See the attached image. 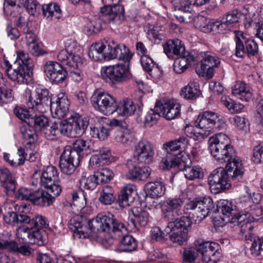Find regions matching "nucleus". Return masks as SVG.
Instances as JSON below:
<instances>
[{"instance_id": "4", "label": "nucleus", "mask_w": 263, "mask_h": 263, "mask_svg": "<svg viewBox=\"0 0 263 263\" xmlns=\"http://www.w3.org/2000/svg\"><path fill=\"white\" fill-rule=\"evenodd\" d=\"M196 122V126L200 129L197 134L203 138L207 137L216 129H222L226 126L224 118L211 111H205L200 114Z\"/></svg>"}, {"instance_id": "50", "label": "nucleus", "mask_w": 263, "mask_h": 263, "mask_svg": "<svg viewBox=\"0 0 263 263\" xmlns=\"http://www.w3.org/2000/svg\"><path fill=\"white\" fill-rule=\"evenodd\" d=\"M20 131L23 138L24 139V144L31 145L34 143L35 132L32 127L28 125H24L21 127Z\"/></svg>"}, {"instance_id": "23", "label": "nucleus", "mask_w": 263, "mask_h": 263, "mask_svg": "<svg viewBox=\"0 0 263 263\" xmlns=\"http://www.w3.org/2000/svg\"><path fill=\"white\" fill-rule=\"evenodd\" d=\"M191 5L187 3V0H180L178 6H175L174 14L177 20L180 22L189 23L194 20V13L190 8Z\"/></svg>"}, {"instance_id": "15", "label": "nucleus", "mask_w": 263, "mask_h": 263, "mask_svg": "<svg viewBox=\"0 0 263 263\" xmlns=\"http://www.w3.org/2000/svg\"><path fill=\"white\" fill-rule=\"evenodd\" d=\"M100 12V20L105 24L112 23L119 24L124 18V8L120 5L112 7L105 6L101 9Z\"/></svg>"}, {"instance_id": "49", "label": "nucleus", "mask_w": 263, "mask_h": 263, "mask_svg": "<svg viewBox=\"0 0 263 263\" xmlns=\"http://www.w3.org/2000/svg\"><path fill=\"white\" fill-rule=\"evenodd\" d=\"M221 103L228 108L232 114L239 112L242 110L244 105L240 103L235 102L226 96L221 98Z\"/></svg>"}, {"instance_id": "56", "label": "nucleus", "mask_w": 263, "mask_h": 263, "mask_svg": "<svg viewBox=\"0 0 263 263\" xmlns=\"http://www.w3.org/2000/svg\"><path fill=\"white\" fill-rule=\"evenodd\" d=\"M209 188L213 194H218L229 189L232 185L230 182H209Z\"/></svg>"}, {"instance_id": "38", "label": "nucleus", "mask_w": 263, "mask_h": 263, "mask_svg": "<svg viewBox=\"0 0 263 263\" xmlns=\"http://www.w3.org/2000/svg\"><path fill=\"white\" fill-rule=\"evenodd\" d=\"M83 218L80 215H75L72 217L69 221V227L71 229L74 228V235L79 238H85L88 237L90 234V231L84 232L83 230H79V228H81Z\"/></svg>"}, {"instance_id": "31", "label": "nucleus", "mask_w": 263, "mask_h": 263, "mask_svg": "<svg viewBox=\"0 0 263 263\" xmlns=\"http://www.w3.org/2000/svg\"><path fill=\"white\" fill-rule=\"evenodd\" d=\"M42 12L44 17L48 21L59 19L62 16L61 8L55 3L44 4Z\"/></svg>"}, {"instance_id": "48", "label": "nucleus", "mask_w": 263, "mask_h": 263, "mask_svg": "<svg viewBox=\"0 0 263 263\" xmlns=\"http://www.w3.org/2000/svg\"><path fill=\"white\" fill-rule=\"evenodd\" d=\"M90 128V134L93 138L104 140L109 135L108 129L104 126H101L99 123H96L94 126H91Z\"/></svg>"}, {"instance_id": "47", "label": "nucleus", "mask_w": 263, "mask_h": 263, "mask_svg": "<svg viewBox=\"0 0 263 263\" xmlns=\"http://www.w3.org/2000/svg\"><path fill=\"white\" fill-rule=\"evenodd\" d=\"M143 202L144 206L149 210L161 209L163 211V202L159 195H145Z\"/></svg>"}, {"instance_id": "13", "label": "nucleus", "mask_w": 263, "mask_h": 263, "mask_svg": "<svg viewBox=\"0 0 263 263\" xmlns=\"http://www.w3.org/2000/svg\"><path fill=\"white\" fill-rule=\"evenodd\" d=\"M79 163V157L74 151L71 149L70 146L65 147L60 159L59 166L61 171L67 175L72 174Z\"/></svg>"}, {"instance_id": "34", "label": "nucleus", "mask_w": 263, "mask_h": 263, "mask_svg": "<svg viewBox=\"0 0 263 263\" xmlns=\"http://www.w3.org/2000/svg\"><path fill=\"white\" fill-rule=\"evenodd\" d=\"M181 105L174 99L165 100V119L174 120L180 115Z\"/></svg>"}, {"instance_id": "36", "label": "nucleus", "mask_w": 263, "mask_h": 263, "mask_svg": "<svg viewBox=\"0 0 263 263\" xmlns=\"http://www.w3.org/2000/svg\"><path fill=\"white\" fill-rule=\"evenodd\" d=\"M105 41L92 44L88 51L89 57L95 61L105 60Z\"/></svg>"}, {"instance_id": "43", "label": "nucleus", "mask_w": 263, "mask_h": 263, "mask_svg": "<svg viewBox=\"0 0 263 263\" xmlns=\"http://www.w3.org/2000/svg\"><path fill=\"white\" fill-rule=\"evenodd\" d=\"M71 149L76 153L79 158L86 156L90 153L89 143L82 139L76 140L73 143V147H71Z\"/></svg>"}, {"instance_id": "30", "label": "nucleus", "mask_w": 263, "mask_h": 263, "mask_svg": "<svg viewBox=\"0 0 263 263\" xmlns=\"http://www.w3.org/2000/svg\"><path fill=\"white\" fill-rule=\"evenodd\" d=\"M181 41L178 39L170 40L165 43V54L169 59H174L175 55H182L185 52Z\"/></svg>"}, {"instance_id": "32", "label": "nucleus", "mask_w": 263, "mask_h": 263, "mask_svg": "<svg viewBox=\"0 0 263 263\" xmlns=\"http://www.w3.org/2000/svg\"><path fill=\"white\" fill-rule=\"evenodd\" d=\"M174 63V70L177 73H181L188 68L189 64L195 61V57L187 51H185Z\"/></svg>"}, {"instance_id": "11", "label": "nucleus", "mask_w": 263, "mask_h": 263, "mask_svg": "<svg viewBox=\"0 0 263 263\" xmlns=\"http://www.w3.org/2000/svg\"><path fill=\"white\" fill-rule=\"evenodd\" d=\"M195 247L201 254L203 263H217L221 257L219 245L215 242L197 240Z\"/></svg>"}, {"instance_id": "22", "label": "nucleus", "mask_w": 263, "mask_h": 263, "mask_svg": "<svg viewBox=\"0 0 263 263\" xmlns=\"http://www.w3.org/2000/svg\"><path fill=\"white\" fill-rule=\"evenodd\" d=\"M96 152L97 153L92 155L90 158L89 163L91 165L99 167L111 162V153L109 147H103Z\"/></svg>"}, {"instance_id": "27", "label": "nucleus", "mask_w": 263, "mask_h": 263, "mask_svg": "<svg viewBox=\"0 0 263 263\" xmlns=\"http://www.w3.org/2000/svg\"><path fill=\"white\" fill-rule=\"evenodd\" d=\"M59 173L55 167L49 166L43 171H35L32 175V179L36 181H59Z\"/></svg>"}, {"instance_id": "53", "label": "nucleus", "mask_w": 263, "mask_h": 263, "mask_svg": "<svg viewBox=\"0 0 263 263\" xmlns=\"http://www.w3.org/2000/svg\"><path fill=\"white\" fill-rule=\"evenodd\" d=\"M147 35L150 40L154 41L156 44H159L164 37L163 30L159 26H154L147 31Z\"/></svg>"}, {"instance_id": "12", "label": "nucleus", "mask_w": 263, "mask_h": 263, "mask_svg": "<svg viewBox=\"0 0 263 263\" xmlns=\"http://www.w3.org/2000/svg\"><path fill=\"white\" fill-rule=\"evenodd\" d=\"M226 171L223 167L214 170L209 177V181H227L228 179L236 180L241 178L243 175L242 167H233L231 163H227Z\"/></svg>"}, {"instance_id": "5", "label": "nucleus", "mask_w": 263, "mask_h": 263, "mask_svg": "<svg viewBox=\"0 0 263 263\" xmlns=\"http://www.w3.org/2000/svg\"><path fill=\"white\" fill-rule=\"evenodd\" d=\"M26 105L29 108L40 113L45 112L49 108L51 101L48 90L41 86H34L25 91Z\"/></svg>"}, {"instance_id": "2", "label": "nucleus", "mask_w": 263, "mask_h": 263, "mask_svg": "<svg viewBox=\"0 0 263 263\" xmlns=\"http://www.w3.org/2000/svg\"><path fill=\"white\" fill-rule=\"evenodd\" d=\"M208 143L210 153L217 161L221 163H231L233 167H242L241 161L226 134H216L209 138Z\"/></svg>"}, {"instance_id": "6", "label": "nucleus", "mask_w": 263, "mask_h": 263, "mask_svg": "<svg viewBox=\"0 0 263 263\" xmlns=\"http://www.w3.org/2000/svg\"><path fill=\"white\" fill-rule=\"evenodd\" d=\"M65 49L61 50L58 60L70 67L78 68L83 64L82 50L74 40H68L65 44Z\"/></svg>"}, {"instance_id": "10", "label": "nucleus", "mask_w": 263, "mask_h": 263, "mask_svg": "<svg viewBox=\"0 0 263 263\" xmlns=\"http://www.w3.org/2000/svg\"><path fill=\"white\" fill-rule=\"evenodd\" d=\"M105 60L117 59L119 61L129 62L133 54L125 44H118L114 41H105Z\"/></svg>"}, {"instance_id": "44", "label": "nucleus", "mask_w": 263, "mask_h": 263, "mask_svg": "<svg viewBox=\"0 0 263 263\" xmlns=\"http://www.w3.org/2000/svg\"><path fill=\"white\" fill-rule=\"evenodd\" d=\"M115 139L117 142L125 146H128L132 144L133 135L129 129L120 128L116 132Z\"/></svg>"}, {"instance_id": "39", "label": "nucleus", "mask_w": 263, "mask_h": 263, "mask_svg": "<svg viewBox=\"0 0 263 263\" xmlns=\"http://www.w3.org/2000/svg\"><path fill=\"white\" fill-rule=\"evenodd\" d=\"M200 93L199 85L195 82H191L183 87L180 91V95L186 99H195Z\"/></svg>"}, {"instance_id": "19", "label": "nucleus", "mask_w": 263, "mask_h": 263, "mask_svg": "<svg viewBox=\"0 0 263 263\" xmlns=\"http://www.w3.org/2000/svg\"><path fill=\"white\" fill-rule=\"evenodd\" d=\"M44 72L51 81L57 83L63 82L66 77V71L56 62H47L44 66Z\"/></svg>"}, {"instance_id": "60", "label": "nucleus", "mask_w": 263, "mask_h": 263, "mask_svg": "<svg viewBox=\"0 0 263 263\" xmlns=\"http://www.w3.org/2000/svg\"><path fill=\"white\" fill-rule=\"evenodd\" d=\"M165 160V169L177 167L181 170L182 167H184V162L181 160L180 157L177 156L176 154H173V157Z\"/></svg>"}, {"instance_id": "55", "label": "nucleus", "mask_w": 263, "mask_h": 263, "mask_svg": "<svg viewBox=\"0 0 263 263\" xmlns=\"http://www.w3.org/2000/svg\"><path fill=\"white\" fill-rule=\"evenodd\" d=\"M197 248L190 247L184 248L182 252L184 263H193L198 256Z\"/></svg>"}, {"instance_id": "35", "label": "nucleus", "mask_w": 263, "mask_h": 263, "mask_svg": "<svg viewBox=\"0 0 263 263\" xmlns=\"http://www.w3.org/2000/svg\"><path fill=\"white\" fill-rule=\"evenodd\" d=\"M136 110V107L133 101L128 98L123 99L120 102L115 111L122 116H129L133 115Z\"/></svg>"}, {"instance_id": "46", "label": "nucleus", "mask_w": 263, "mask_h": 263, "mask_svg": "<svg viewBox=\"0 0 263 263\" xmlns=\"http://www.w3.org/2000/svg\"><path fill=\"white\" fill-rule=\"evenodd\" d=\"M179 175H184L185 178L190 180L203 178V172L200 167L194 166H186L183 171L178 173Z\"/></svg>"}, {"instance_id": "3", "label": "nucleus", "mask_w": 263, "mask_h": 263, "mask_svg": "<svg viewBox=\"0 0 263 263\" xmlns=\"http://www.w3.org/2000/svg\"><path fill=\"white\" fill-rule=\"evenodd\" d=\"M40 186L43 189L25 195L28 200L34 204L42 206H49L53 204L55 198L60 196L62 189L55 182H40Z\"/></svg>"}, {"instance_id": "62", "label": "nucleus", "mask_w": 263, "mask_h": 263, "mask_svg": "<svg viewBox=\"0 0 263 263\" xmlns=\"http://www.w3.org/2000/svg\"><path fill=\"white\" fill-rule=\"evenodd\" d=\"M102 28V23L100 21H92L89 22L85 26V30L88 34L91 35L93 33H97Z\"/></svg>"}, {"instance_id": "57", "label": "nucleus", "mask_w": 263, "mask_h": 263, "mask_svg": "<svg viewBox=\"0 0 263 263\" xmlns=\"http://www.w3.org/2000/svg\"><path fill=\"white\" fill-rule=\"evenodd\" d=\"M243 14L237 10L233 11L231 13L227 15L225 18H223L221 21L224 30L229 25L237 23Z\"/></svg>"}, {"instance_id": "21", "label": "nucleus", "mask_w": 263, "mask_h": 263, "mask_svg": "<svg viewBox=\"0 0 263 263\" xmlns=\"http://www.w3.org/2000/svg\"><path fill=\"white\" fill-rule=\"evenodd\" d=\"M164 115V105L163 101L159 100L156 103L154 109H151L142 119L146 127H152L155 124L160 117Z\"/></svg>"}, {"instance_id": "29", "label": "nucleus", "mask_w": 263, "mask_h": 263, "mask_svg": "<svg viewBox=\"0 0 263 263\" xmlns=\"http://www.w3.org/2000/svg\"><path fill=\"white\" fill-rule=\"evenodd\" d=\"M232 94L242 101H249L252 94L247 85L241 81H237L232 87Z\"/></svg>"}, {"instance_id": "59", "label": "nucleus", "mask_w": 263, "mask_h": 263, "mask_svg": "<svg viewBox=\"0 0 263 263\" xmlns=\"http://www.w3.org/2000/svg\"><path fill=\"white\" fill-rule=\"evenodd\" d=\"M14 97L12 93V90L8 88L5 86H0V105H3L12 102L13 100Z\"/></svg>"}, {"instance_id": "61", "label": "nucleus", "mask_w": 263, "mask_h": 263, "mask_svg": "<svg viewBox=\"0 0 263 263\" xmlns=\"http://www.w3.org/2000/svg\"><path fill=\"white\" fill-rule=\"evenodd\" d=\"M111 232L114 234L115 236L121 237L126 234L127 229L123 223L114 219V222L111 224Z\"/></svg>"}, {"instance_id": "51", "label": "nucleus", "mask_w": 263, "mask_h": 263, "mask_svg": "<svg viewBox=\"0 0 263 263\" xmlns=\"http://www.w3.org/2000/svg\"><path fill=\"white\" fill-rule=\"evenodd\" d=\"M236 42L235 55L239 58H243L246 54V49L243 45V41L246 40L243 33L237 31L235 37Z\"/></svg>"}, {"instance_id": "1", "label": "nucleus", "mask_w": 263, "mask_h": 263, "mask_svg": "<svg viewBox=\"0 0 263 263\" xmlns=\"http://www.w3.org/2000/svg\"><path fill=\"white\" fill-rule=\"evenodd\" d=\"M154 154L152 146L148 141H139L135 147L133 158L127 162L128 172L126 174V179L140 181L147 179L151 174L150 168L146 166L138 167L135 162L137 161V163L149 164L153 161Z\"/></svg>"}, {"instance_id": "41", "label": "nucleus", "mask_w": 263, "mask_h": 263, "mask_svg": "<svg viewBox=\"0 0 263 263\" xmlns=\"http://www.w3.org/2000/svg\"><path fill=\"white\" fill-rule=\"evenodd\" d=\"M115 174L112 171L108 168H103L89 175L87 179L89 181H107L114 179Z\"/></svg>"}, {"instance_id": "9", "label": "nucleus", "mask_w": 263, "mask_h": 263, "mask_svg": "<svg viewBox=\"0 0 263 263\" xmlns=\"http://www.w3.org/2000/svg\"><path fill=\"white\" fill-rule=\"evenodd\" d=\"M91 104L93 107L105 115L112 114L116 109V98L105 91H99L91 98Z\"/></svg>"}, {"instance_id": "45", "label": "nucleus", "mask_w": 263, "mask_h": 263, "mask_svg": "<svg viewBox=\"0 0 263 263\" xmlns=\"http://www.w3.org/2000/svg\"><path fill=\"white\" fill-rule=\"evenodd\" d=\"M120 242L119 250L120 252H132L136 250L137 242L131 235H124Z\"/></svg>"}, {"instance_id": "58", "label": "nucleus", "mask_w": 263, "mask_h": 263, "mask_svg": "<svg viewBox=\"0 0 263 263\" xmlns=\"http://www.w3.org/2000/svg\"><path fill=\"white\" fill-rule=\"evenodd\" d=\"M206 27L203 29L204 32H210L212 31L224 33V28L221 22L219 21L210 20L208 21Z\"/></svg>"}, {"instance_id": "25", "label": "nucleus", "mask_w": 263, "mask_h": 263, "mask_svg": "<svg viewBox=\"0 0 263 263\" xmlns=\"http://www.w3.org/2000/svg\"><path fill=\"white\" fill-rule=\"evenodd\" d=\"M131 221L135 228L138 229L139 227L145 226L149 221V214L141 207L134 206L129 211Z\"/></svg>"}, {"instance_id": "18", "label": "nucleus", "mask_w": 263, "mask_h": 263, "mask_svg": "<svg viewBox=\"0 0 263 263\" xmlns=\"http://www.w3.org/2000/svg\"><path fill=\"white\" fill-rule=\"evenodd\" d=\"M50 110L52 116L54 118H65L68 111L70 105L67 96L64 92H60L55 101L50 102Z\"/></svg>"}, {"instance_id": "26", "label": "nucleus", "mask_w": 263, "mask_h": 263, "mask_svg": "<svg viewBox=\"0 0 263 263\" xmlns=\"http://www.w3.org/2000/svg\"><path fill=\"white\" fill-rule=\"evenodd\" d=\"M214 209L212 199L210 197H205L198 201L197 212L196 213V221L200 222L206 217L210 212Z\"/></svg>"}, {"instance_id": "42", "label": "nucleus", "mask_w": 263, "mask_h": 263, "mask_svg": "<svg viewBox=\"0 0 263 263\" xmlns=\"http://www.w3.org/2000/svg\"><path fill=\"white\" fill-rule=\"evenodd\" d=\"M217 209L219 214L225 218L228 217L229 218H232L235 215L238 214L234 213L235 206L232 204L231 202L226 200H220L218 202Z\"/></svg>"}, {"instance_id": "8", "label": "nucleus", "mask_w": 263, "mask_h": 263, "mask_svg": "<svg viewBox=\"0 0 263 263\" xmlns=\"http://www.w3.org/2000/svg\"><path fill=\"white\" fill-rule=\"evenodd\" d=\"M130 75L128 68L123 64L103 66L101 69L102 78L115 85L127 81L129 79Z\"/></svg>"}, {"instance_id": "63", "label": "nucleus", "mask_w": 263, "mask_h": 263, "mask_svg": "<svg viewBox=\"0 0 263 263\" xmlns=\"http://www.w3.org/2000/svg\"><path fill=\"white\" fill-rule=\"evenodd\" d=\"M159 182H148L144 186L145 195L158 196L159 194Z\"/></svg>"}, {"instance_id": "33", "label": "nucleus", "mask_w": 263, "mask_h": 263, "mask_svg": "<svg viewBox=\"0 0 263 263\" xmlns=\"http://www.w3.org/2000/svg\"><path fill=\"white\" fill-rule=\"evenodd\" d=\"M47 139L52 140L65 135V128L64 120L51 122L48 129L45 133Z\"/></svg>"}, {"instance_id": "20", "label": "nucleus", "mask_w": 263, "mask_h": 263, "mask_svg": "<svg viewBox=\"0 0 263 263\" xmlns=\"http://www.w3.org/2000/svg\"><path fill=\"white\" fill-rule=\"evenodd\" d=\"M254 218L250 213L247 212L238 213L237 215H235L231 218V224L234 226H237L239 228L240 232L242 234L248 233L253 228L252 223L255 221Z\"/></svg>"}, {"instance_id": "14", "label": "nucleus", "mask_w": 263, "mask_h": 263, "mask_svg": "<svg viewBox=\"0 0 263 263\" xmlns=\"http://www.w3.org/2000/svg\"><path fill=\"white\" fill-rule=\"evenodd\" d=\"M200 55L203 59L197 65L196 71L199 76L211 79L214 75V68L218 66L220 61L217 57L207 53H201Z\"/></svg>"}, {"instance_id": "7", "label": "nucleus", "mask_w": 263, "mask_h": 263, "mask_svg": "<svg viewBox=\"0 0 263 263\" xmlns=\"http://www.w3.org/2000/svg\"><path fill=\"white\" fill-rule=\"evenodd\" d=\"M192 223L187 216H183L174 221L168 222L165 227V232L169 234L171 240L179 245H183L187 239V228Z\"/></svg>"}, {"instance_id": "17", "label": "nucleus", "mask_w": 263, "mask_h": 263, "mask_svg": "<svg viewBox=\"0 0 263 263\" xmlns=\"http://www.w3.org/2000/svg\"><path fill=\"white\" fill-rule=\"evenodd\" d=\"M65 128V135L76 137L82 136L85 132L87 125L81 118L71 116L64 120Z\"/></svg>"}, {"instance_id": "54", "label": "nucleus", "mask_w": 263, "mask_h": 263, "mask_svg": "<svg viewBox=\"0 0 263 263\" xmlns=\"http://www.w3.org/2000/svg\"><path fill=\"white\" fill-rule=\"evenodd\" d=\"M16 61H21L22 64L25 65L28 69H32L34 66V63L29 57L28 53L22 50L16 51Z\"/></svg>"}, {"instance_id": "52", "label": "nucleus", "mask_w": 263, "mask_h": 263, "mask_svg": "<svg viewBox=\"0 0 263 263\" xmlns=\"http://www.w3.org/2000/svg\"><path fill=\"white\" fill-rule=\"evenodd\" d=\"M187 142V139L184 136L180 137L178 139L165 143V150L167 153L175 152L181 148L182 145Z\"/></svg>"}, {"instance_id": "24", "label": "nucleus", "mask_w": 263, "mask_h": 263, "mask_svg": "<svg viewBox=\"0 0 263 263\" xmlns=\"http://www.w3.org/2000/svg\"><path fill=\"white\" fill-rule=\"evenodd\" d=\"M136 195V187L129 183L124 186L118 195V202L120 206L126 208L129 206L134 202Z\"/></svg>"}, {"instance_id": "37", "label": "nucleus", "mask_w": 263, "mask_h": 263, "mask_svg": "<svg viewBox=\"0 0 263 263\" xmlns=\"http://www.w3.org/2000/svg\"><path fill=\"white\" fill-rule=\"evenodd\" d=\"M66 203L71 206H74L79 211L82 209L86 205L85 199L80 198L79 193L76 191H72L67 193L65 197Z\"/></svg>"}, {"instance_id": "40", "label": "nucleus", "mask_w": 263, "mask_h": 263, "mask_svg": "<svg viewBox=\"0 0 263 263\" xmlns=\"http://www.w3.org/2000/svg\"><path fill=\"white\" fill-rule=\"evenodd\" d=\"M247 194L240 197L241 202L244 203L245 206L252 208L253 206L259 204L262 199V196L259 193H250L248 187H246Z\"/></svg>"}, {"instance_id": "64", "label": "nucleus", "mask_w": 263, "mask_h": 263, "mask_svg": "<svg viewBox=\"0 0 263 263\" xmlns=\"http://www.w3.org/2000/svg\"><path fill=\"white\" fill-rule=\"evenodd\" d=\"M252 160L257 164L263 162V142L254 147Z\"/></svg>"}, {"instance_id": "28", "label": "nucleus", "mask_w": 263, "mask_h": 263, "mask_svg": "<svg viewBox=\"0 0 263 263\" xmlns=\"http://www.w3.org/2000/svg\"><path fill=\"white\" fill-rule=\"evenodd\" d=\"M7 74L10 80L20 84L27 83L30 79L29 73L26 72L24 67L20 64L15 68L9 67L7 69Z\"/></svg>"}, {"instance_id": "16", "label": "nucleus", "mask_w": 263, "mask_h": 263, "mask_svg": "<svg viewBox=\"0 0 263 263\" xmlns=\"http://www.w3.org/2000/svg\"><path fill=\"white\" fill-rule=\"evenodd\" d=\"M114 219V216L109 213L98 214L95 218L88 222L90 233L96 231L110 233Z\"/></svg>"}]
</instances>
